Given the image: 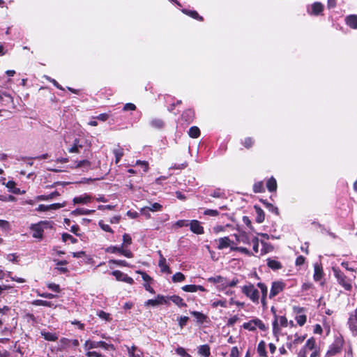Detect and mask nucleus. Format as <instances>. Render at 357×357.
<instances>
[{
	"label": "nucleus",
	"instance_id": "55",
	"mask_svg": "<svg viewBox=\"0 0 357 357\" xmlns=\"http://www.w3.org/2000/svg\"><path fill=\"white\" fill-rule=\"evenodd\" d=\"M35 304L46 307H52L53 305V304L50 301L43 300H36L35 301Z\"/></svg>",
	"mask_w": 357,
	"mask_h": 357
},
{
	"label": "nucleus",
	"instance_id": "9",
	"mask_svg": "<svg viewBox=\"0 0 357 357\" xmlns=\"http://www.w3.org/2000/svg\"><path fill=\"white\" fill-rule=\"evenodd\" d=\"M343 345V340L342 339H337L329 347L326 353L328 356H333L340 353L342 350Z\"/></svg>",
	"mask_w": 357,
	"mask_h": 357
},
{
	"label": "nucleus",
	"instance_id": "51",
	"mask_svg": "<svg viewBox=\"0 0 357 357\" xmlns=\"http://www.w3.org/2000/svg\"><path fill=\"white\" fill-rule=\"evenodd\" d=\"M109 115L106 113L100 114L99 115H95L92 116L93 119L100 120L101 121H105L108 119Z\"/></svg>",
	"mask_w": 357,
	"mask_h": 357
},
{
	"label": "nucleus",
	"instance_id": "28",
	"mask_svg": "<svg viewBox=\"0 0 357 357\" xmlns=\"http://www.w3.org/2000/svg\"><path fill=\"white\" fill-rule=\"evenodd\" d=\"M190 314L197 319V321L199 324H203L207 317L203 313L197 311H191Z\"/></svg>",
	"mask_w": 357,
	"mask_h": 357
},
{
	"label": "nucleus",
	"instance_id": "30",
	"mask_svg": "<svg viewBox=\"0 0 357 357\" xmlns=\"http://www.w3.org/2000/svg\"><path fill=\"white\" fill-rule=\"evenodd\" d=\"M164 125V121L160 119H153L150 121V126L155 129H162Z\"/></svg>",
	"mask_w": 357,
	"mask_h": 357
},
{
	"label": "nucleus",
	"instance_id": "48",
	"mask_svg": "<svg viewBox=\"0 0 357 357\" xmlns=\"http://www.w3.org/2000/svg\"><path fill=\"white\" fill-rule=\"evenodd\" d=\"M189 318L188 317L183 316L178 318V325L183 328L188 323Z\"/></svg>",
	"mask_w": 357,
	"mask_h": 357
},
{
	"label": "nucleus",
	"instance_id": "16",
	"mask_svg": "<svg viewBox=\"0 0 357 357\" xmlns=\"http://www.w3.org/2000/svg\"><path fill=\"white\" fill-rule=\"evenodd\" d=\"M165 303H167L166 298L162 295L158 294L155 299H149L147 301H146L145 305L146 306H149V305L157 306V305H159L161 304H165Z\"/></svg>",
	"mask_w": 357,
	"mask_h": 357
},
{
	"label": "nucleus",
	"instance_id": "6",
	"mask_svg": "<svg viewBox=\"0 0 357 357\" xmlns=\"http://www.w3.org/2000/svg\"><path fill=\"white\" fill-rule=\"evenodd\" d=\"M207 280L209 282L217 284V289L219 291H224L227 288V279L220 275L208 278Z\"/></svg>",
	"mask_w": 357,
	"mask_h": 357
},
{
	"label": "nucleus",
	"instance_id": "57",
	"mask_svg": "<svg viewBox=\"0 0 357 357\" xmlns=\"http://www.w3.org/2000/svg\"><path fill=\"white\" fill-rule=\"evenodd\" d=\"M3 96H5L7 98L6 99L7 103L13 102V97L10 94L0 91V100L3 99Z\"/></svg>",
	"mask_w": 357,
	"mask_h": 357
},
{
	"label": "nucleus",
	"instance_id": "42",
	"mask_svg": "<svg viewBox=\"0 0 357 357\" xmlns=\"http://www.w3.org/2000/svg\"><path fill=\"white\" fill-rule=\"evenodd\" d=\"M315 347V340L314 338L308 339L305 343V345L303 347V348H305V349H308L310 350H312L314 349Z\"/></svg>",
	"mask_w": 357,
	"mask_h": 357
},
{
	"label": "nucleus",
	"instance_id": "19",
	"mask_svg": "<svg viewBox=\"0 0 357 357\" xmlns=\"http://www.w3.org/2000/svg\"><path fill=\"white\" fill-rule=\"evenodd\" d=\"M182 290L186 292L206 291V289L203 286L196 284L185 285L182 287Z\"/></svg>",
	"mask_w": 357,
	"mask_h": 357
},
{
	"label": "nucleus",
	"instance_id": "34",
	"mask_svg": "<svg viewBox=\"0 0 357 357\" xmlns=\"http://www.w3.org/2000/svg\"><path fill=\"white\" fill-rule=\"evenodd\" d=\"M194 117V112L191 109H188L182 114V119L185 121L192 122Z\"/></svg>",
	"mask_w": 357,
	"mask_h": 357
},
{
	"label": "nucleus",
	"instance_id": "50",
	"mask_svg": "<svg viewBox=\"0 0 357 357\" xmlns=\"http://www.w3.org/2000/svg\"><path fill=\"white\" fill-rule=\"evenodd\" d=\"M60 343L63 348L70 347L71 346V340L63 337L60 340Z\"/></svg>",
	"mask_w": 357,
	"mask_h": 357
},
{
	"label": "nucleus",
	"instance_id": "25",
	"mask_svg": "<svg viewBox=\"0 0 357 357\" xmlns=\"http://www.w3.org/2000/svg\"><path fill=\"white\" fill-rule=\"evenodd\" d=\"M254 208H255V213H256V218H255L256 221L258 223L263 222L264 221V218H265V215H264L263 210L257 206H255Z\"/></svg>",
	"mask_w": 357,
	"mask_h": 357
},
{
	"label": "nucleus",
	"instance_id": "18",
	"mask_svg": "<svg viewBox=\"0 0 357 357\" xmlns=\"http://www.w3.org/2000/svg\"><path fill=\"white\" fill-rule=\"evenodd\" d=\"M158 254L160 255L158 266L160 268L161 272L170 273L171 271L169 266L167 264L166 259L162 256L161 251H158Z\"/></svg>",
	"mask_w": 357,
	"mask_h": 357
},
{
	"label": "nucleus",
	"instance_id": "58",
	"mask_svg": "<svg viewBox=\"0 0 357 357\" xmlns=\"http://www.w3.org/2000/svg\"><path fill=\"white\" fill-rule=\"evenodd\" d=\"M47 288L56 293H59L60 291V287L59 284L54 283H50L47 284Z\"/></svg>",
	"mask_w": 357,
	"mask_h": 357
},
{
	"label": "nucleus",
	"instance_id": "1",
	"mask_svg": "<svg viewBox=\"0 0 357 357\" xmlns=\"http://www.w3.org/2000/svg\"><path fill=\"white\" fill-rule=\"evenodd\" d=\"M52 222L50 221H40L37 224H32L30 226V229L33 231L32 236L35 238H43V233L44 229L52 227Z\"/></svg>",
	"mask_w": 357,
	"mask_h": 357
},
{
	"label": "nucleus",
	"instance_id": "63",
	"mask_svg": "<svg viewBox=\"0 0 357 357\" xmlns=\"http://www.w3.org/2000/svg\"><path fill=\"white\" fill-rule=\"evenodd\" d=\"M18 256L15 254H9L7 255L6 259L12 262H17Z\"/></svg>",
	"mask_w": 357,
	"mask_h": 357
},
{
	"label": "nucleus",
	"instance_id": "11",
	"mask_svg": "<svg viewBox=\"0 0 357 357\" xmlns=\"http://www.w3.org/2000/svg\"><path fill=\"white\" fill-rule=\"evenodd\" d=\"M112 274L118 281H122L130 284L134 283V280L132 278L129 277L127 274L123 273L120 271H114L112 272Z\"/></svg>",
	"mask_w": 357,
	"mask_h": 357
},
{
	"label": "nucleus",
	"instance_id": "24",
	"mask_svg": "<svg viewBox=\"0 0 357 357\" xmlns=\"http://www.w3.org/2000/svg\"><path fill=\"white\" fill-rule=\"evenodd\" d=\"M347 24L352 29H357V15H350L345 19Z\"/></svg>",
	"mask_w": 357,
	"mask_h": 357
},
{
	"label": "nucleus",
	"instance_id": "29",
	"mask_svg": "<svg viewBox=\"0 0 357 357\" xmlns=\"http://www.w3.org/2000/svg\"><path fill=\"white\" fill-rule=\"evenodd\" d=\"M219 244L218 246V248L219 250H222L224 248H226L230 245L231 240L229 238V237H223L220 238L218 240Z\"/></svg>",
	"mask_w": 357,
	"mask_h": 357
},
{
	"label": "nucleus",
	"instance_id": "2",
	"mask_svg": "<svg viewBox=\"0 0 357 357\" xmlns=\"http://www.w3.org/2000/svg\"><path fill=\"white\" fill-rule=\"evenodd\" d=\"M333 274L336 278L337 282L347 291H350L352 288L351 280L339 268L333 267Z\"/></svg>",
	"mask_w": 357,
	"mask_h": 357
},
{
	"label": "nucleus",
	"instance_id": "4",
	"mask_svg": "<svg viewBox=\"0 0 357 357\" xmlns=\"http://www.w3.org/2000/svg\"><path fill=\"white\" fill-rule=\"evenodd\" d=\"M243 327L250 331H254L256 330L257 327L263 331L266 330L265 324L259 319H254L248 322L244 323Z\"/></svg>",
	"mask_w": 357,
	"mask_h": 357
},
{
	"label": "nucleus",
	"instance_id": "49",
	"mask_svg": "<svg viewBox=\"0 0 357 357\" xmlns=\"http://www.w3.org/2000/svg\"><path fill=\"white\" fill-rule=\"evenodd\" d=\"M189 221L186 220H179L176 221L174 226L177 227H188Z\"/></svg>",
	"mask_w": 357,
	"mask_h": 357
},
{
	"label": "nucleus",
	"instance_id": "35",
	"mask_svg": "<svg viewBox=\"0 0 357 357\" xmlns=\"http://www.w3.org/2000/svg\"><path fill=\"white\" fill-rule=\"evenodd\" d=\"M266 187L270 192L276 190V189H277L276 180L273 177L270 178L266 182Z\"/></svg>",
	"mask_w": 357,
	"mask_h": 357
},
{
	"label": "nucleus",
	"instance_id": "5",
	"mask_svg": "<svg viewBox=\"0 0 357 357\" xmlns=\"http://www.w3.org/2000/svg\"><path fill=\"white\" fill-rule=\"evenodd\" d=\"M278 321L280 325L282 327H287L288 324L287 319L284 316H277L275 314V319L273 321V333L275 335L280 332V328L278 326Z\"/></svg>",
	"mask_w": 357,
	"mask_h": 357
},
{
	"label": "nucleus",
	"instance_id": "21",
	"mask_svg": "<svg viewBox=\"0 0 357 357\" xmlns=\"http://www.w3.org/2000/svg\"><path fill=\"white\" fill-rule=\"evenodd\" d=\"M6 185L8 190L13 194L19 195L24 192V190L21 191L20 188H17L16 183L13 181H9Z\"/></svg>",
	"mask_w": 357,
	"mask_h": 357
},
{
	"label": "nucleus",
	"instance_id": "20",
	"mask_svg": "<svg viewBox=\"0 0 357 357\" xmlns=\"http://www.w3.org/2000/svg\"><path fill=\"white\" fill-rule=\"evenodd\" d=\"M323 268L321 264L315 263L314 264V280L319 281L323 277Z\"/></svg>",
	"mask_w": 357,
	"mask_h": 357
},
{
	"label": "nucleus",
	"instance_id": "60",
	"mask_svg": "<svg viewBox=\"0 0 357 357\" xmlns=\"http://www.w3.org/2000/svg\"><path fill=\"white\" fill-rule=\"evenodd\" d=\"M252 248L255 253H257L259 251V240L257 237H254L252 239Z\"/></svg>",
	"mask_w": 357,
	"mask_h": 357
},
{
	"label": "nucleus",
	"instance_id": "10",
	"mask_svg": "<svg viewBox=\"0 0 357 357\" xmlns=\"http://www.w3.org/2000/svg\"><path fill=\"white\" fill-rule=\"evenodd\" d=\"M348 325L353 335L357 336V307L354 312L350 313Z\"/></svg>",
	"mask_w": 357,
	"mask_h": 357
},
{
	"label": "nucleus",
	"instance_id": "33",
	"mask_svg": "<svg viewBox=\"0 0 357 357\" xmlns=\"http://www.w3.org/2000/svg\"><path fill=\"white\" fill-rule=\"evenodd\" d=\"M182 12L188 15H189L190 17L195 19V20H197L199 21H202L203 20V17L202 16H200L198 13L195 10H188L187 9H183L182 10Z\"/></svg>",
	"mask_w": 357,
	"mask_h": 357
},
{
	"label": "nucleus",
	"instance_id": "37",
	"mask_svg": "<svg viewBox=\"0 0 357 357\" xmlns=\"http://www.w3.org/2000/svg\"><path fill=\"white\" fill-rule=\"evenodd\" d=\"M115 156V162L117 164L120 161L121 157L123 155V151L122 148L116 149L113 151Z\"/></svg>",
	"mask_w": 357,
	"mask_h": 357
},
{
	"label": "nucleus",
	"instance_id": "64",
	"mask_svg": "<svg viewBox=\"0 0 357 357\" xmlns=\"http://www.w3.org/2000/svg\"><path fill=\"white\" fill-rule=\"evenodd\" d=\"M239 351L237 347H234L231 348L230 357H238Z\"/></svg>",
	"mask_w": 357,
	"mask_h": 357
},
{
	"label": "nucleus",
	"instance_id": "15",
	"mask_svg": "<svg viewBox=\"0 0 357 357\" xmlns=\"http://www.w3.org/2000/svg\"><path fill=\"white\" fill-rule=\"evenodd\" d=\"M66 206V202H55L50 205L40 204L38 206L37 210L38 211H47L50 210H56Z\"/></svg>",
	"mask_w": 357,
	"mask_h": 357
},
{
	"label": "nucleus",
	"instance_id": "38",
	"mask_svg": "<svg viewBox=\"0 0 357 357\" xmlns=\"http://www.w3.org/2000/svg\"><path fill=\"white\" fill-rule=\"evenodd\" d=\"M185 277L182 273L177 272L174 275H173L172 281L174 282H183L185 280Z\"/></svg>",
	"mask_w": 357,
	"mask_h": 357
},
{
	"label": "nucleus",
	"instance_id": "7",
	"mask_svg": "<svg viewBox=\"0 0 357 357\" xmlns=\"http://www.w3.org/2000/svg\"><path fill=\"white\" fill-rule=\"evenodd\" d=\"M286 284L284 282L282 281H275L272 282L269 298H273L275 296H277L279 293L282 291L285 287Z\"/></svg>",
	"mask_w": 357,
	"mask_h": 357
},
{
	"label": "nucleus",
	"instance_id": "23",
	"mask_svg": "<svg viewBox=\"0 0 357 357\" xmlns=\"http://www.w3.org/2000/svg\"><path fill=\"white\" fill-rule=\"evenodd\" d=\"M257 287L260 289L261 292V303L263 305L266 304V299L268 294V288L264 283L258 282Z\"/></svg>",
	"mask_w": 357,
	"mask_h": 357
},
{
	"label": "nucleus",
	"instance_id": "22",
	"mask_svg": "<svg viewBox=\"0 0 357 357\" xmlns=\"http://www.w3.org/2000/svg\"><path fill=\"white\" fill-rule=\"evenodd\" d=\"M267 266L273 271H277L282 268L280 261L271 258L267 259Z\"/></svg>",
	"mask_w": 357,
	"mask_h": 357
},
{
	"label": "nucleus",
	"instance_id": "54",
	"mask_svg": "<svg viewBox=\"0 0 357 357\" xmlns=\"http://www.w3.org/2000/svg\"><path fill=\"white\" fill-rule=\"evenodd\" d=\"M0 228L3 231H8L10 229V223L3 220H0Z\"/></svg>",
	"mask_w": 357,
	"mask_h": 357
},
{
	"label": "nucleus",
	"instance_id": "3",
	"mask_svg": "<svg viewBox=\"0 0 357 357\" xmlns=\"http://www.w3.org/2000/svg\"><path fill=\"white\" fill-rule=\"evenodd\" d=\"M242 292L248 296L252 302L258 303L259 299V291L253 284L245 285L242 287Z\"/></svg>",
	"mask_w": 357,
	"mask_h": 357
},
{
	"label": "nucleus",
	"instance_id": "52",
	"mask_svg": "<svg viewBox=\"0 0 357 357\" xmlns=\"http://www.w3.org/2000/svg\"><path fill=\"white\" fill-rule=\"evenodd\" d=\"M253 143L254 141L251 137H247L242 142L243 145L247 149L250 148Z\"/></svg>",
	"mask_w": 357,
	"mask_h": 357
},
{
	"label": "nucleus",
	"instance_id": "43",
	"mask_svg": "<svg viewBox=\"0 0 357 357\" xmlns=\"http://www.w3.org/2000/svg\"><path fill=\"white\" fill-rule=\"evenodd\" d=\"M58 196H59V193L56 190H54L48 195H42L41 198L43 199H53L57 198Z\"/></svg>",
	"mask_w": 357,
	"mask_h": 357
},
{
	"label": "nucleus",
	"instance_id": "14",
	"mask_svg": "<svg viewBox=\"0 0 357 357\" xmlns=\"http://www.w3.org/2000/svg\"><path fill=\"white\" fill-rule=\"evenodd\" d=\"M324 10V6L320 2H314L307 8V13L311 15H319Z\"/></svg>",
	"mask_w": 357,
	"mask_h": 357
},
{
	"label": "nucleus",
	"instance_id": "40",
	"mask_svg": "<svg viewBox=\"0 0 357 357\" xmlns=\"http://www.w3.org/2000/svg\"><path fill=\"white\" fill-rule=\"evenodd\" d=\"M62 240L63 242H67L70 241L72 243H75L77 242V239L68 233H63L62 234Z\"/></svg>",
	"mask_w": 357,
	"mask_h": 357
},
{
	"label": "nucleus",
	"instance_id": "61",
	"mask_svg": "<svg viewBox=\"0 0 357 357\" xmlns=\"http://www.w3.org/2000/svg\"><path fill=\"white\" fill-rule=\"evenodd\" d=\"M123 241L124 245H130L132 243L131 236L128 234H124L123 236Z\"/></svg>",
	"mask_w": 357,
	"mask_h": 357
},
{
	"label": "nucleus",
	"instance_id": "56",
	"mask_svg": "<svg viewBox=\"0 0 357 357\" xmlns=\"http://www.w3.org/2000/svg\"><path fill=\"white\" fill-rule=\"evenodd\" d=\"M204 214L206 215L216 216L219 214V211L216 209L204 210Z\"/></svg>",
	"mask_w": 357,
	"mask_h": 357
},
{
	"label": "nucleus",
	"instance_id": "31",
	"mask_svg": "<svg viewBox=\"0 0 357 357\" xmlns=\"http://www.w3.org/2000/svg\"><path fill=\"white\" fill-rule=\"evenodd\" d=\"M257 353L261 357H267V352L266 351V343L261 340L257 346Z\"/></svg>",
	"mask_w": 357,
	"mask_h": 357
},
{
	"label": "nucleus",
	"instance_id": "62",
	"mask_svg": "<svg viewBox=\"0 0 357 357\" xmlns=\"http://www.w3.org/2000/svg\"><path fill=\"white\" fill-rule=\"evenodd\" d=\"M45 78L52 82L57 89L60 90H64L61 85H60L54 79L51 78L50 77L45 76Z\"/></svg>",
	"mask_w": 357,
	"mask_h": 357
},
{
	"label": "nucleus",
	"instance_id": "39",
	"mask_svg": "<svg viewBox=\"0 0 357 357\" xmlns=\"http://www.w3.org/2000/svg\"><path fill=\"white\" fill-rule=\"evenodd\" d=\"M97 315L102 320L105 321H110L111 320V316L109 313H107L102 310H98L97 312Z\"/></svg>",
	"mask_w": 357,
	"mask_h": 357
},
{
	"label": "nucleus",
	"instance_id": "8",
	"mask_svg": "<svg viewBox=\"0 0 357 357\" xmlns=\"http://www.w3.org/2000/svg\"><path fill=\"white\" fill-rule=\"evenodd\" d=\"M206 195L216 199H228L233 201V198H229L225 190L220 188L218 189H208L206 192Z\"/></svg>",
	"mask_w": 357,
	"mask_h": 357
},
{
	"label": "nucleus",
	"instance_id": "53",
	"mask_svg": "<svg viewBox=\"0 0 357 357\" xmlns=\"http://www.w3.org/2000/svg\"><path fill=\"white\" fill-rule=\"evenodd\" d=\"M109 264H116V265L121 266H128V263L125 260H115V259H112V260H109Z\"/></svg>",
	"mask_w": 357,
	"mask_h": 357
},
{
	"label": "nucleus",
	"instance_id": "41",
	"mask_svg": "<svg viewBox=\"0 0 357 357\" xmlns=\"http://www.w3.org/2000/svg\"><path fill=\"white\" fill-rule=\"evenodd\" d=\"M264 206H265V208H267L268 210L272 211L273 213H275V214H278V208L275 206L271 202H263Z\"/></svg>",
	"mask_w": 357,
	"mask_h": 357
},
{
	"label": "nucleus",
	"instance_id": "26",
	"mask_svg": "<svg viewBox=\"0 0 357 357\" xmlns=\"http://www.w3.org/2000/svg\"><path fill=\"white\" fill-rule=\"evenodd\" d=\"M40 333L43 337L47 341H56L58 339V335L55 333L42 331Z\"/></svg>",
	"mask_w": 357,
	"mask_h": 357
},
{
	"label": "nucleus",
	"instance_id": "47",
	"mask_svg": "<svg viewBox=\"0 0 357 357\" xmlns=\"http://www.w3.org/2000/svg\"><path fill=\"white\" fill-rule=\"evenodd\" d=\"M253 190L255 192H261L264 190V183L262 181L254 184Z\"/></svg>",
	"mask_w": 357,
	"mask_h": 357
},
{
	"label": "nucleus",
	"instance_id": "27",
	"mask_svg": "<svg viewBox=\"0 0 357 357\" xmlns=\"http://www.w3.org/2000/svg\"><path fill=\"white\" fill-rule=\"evenodd\" d=\"M168 299L172 301L174 304L178 305V307H185L187 305L183 301V299L177 295H173L169 297H168Z\"/></svg>",
	"mask_w": 357,
	"mask_h": 357
},
{
	"label": "nucleus",
	"instance_id": "17",
	"mask_svg": "<svg viewBox=\"0 0 357 357\" xmlns=\"http://www.w3.org/2000/svg\"><path fill=\"white\" fill-rule=\"evenodd\" d=\"M162 206L158 202H154L151 207H144L141 210L142 214L144 215L146 218L150 217L149 211H160Z\"/></svg>",
	"mask_w": 357,
	"mask_h": 357
},
{
	"label": "nucleus",
	"instance_id": "32",
	"mask_svg": "<svg viewBox=\"0 0 357 357\" xmlns=\"http://www.w3.org/2000/svg\"><path fill=\"white\" fill-rule=\"evenodd\" d=\"M198 353L201 356L208 357L211 354L209 346L208 344L201 345L198 349Z\"/></svg>",
	"mask_w": 357,
	"mask_h": 357
},
{
	"label": "nucleus",
	"instance_id": "45",
	"mask_svg": "<svg viewBox=\"0 0 357 357\" xmlns=\"http://www.w3.org/2000/svg\"><path fill=\"white\" fill-rule=\"evenodd\" d=\"M211 305H212L213 307H217L218 306H221L222 307H227V301H226L225 299V300H219V301H214V302H213Z\"/></svg>",
	"mask_w": 357,
	"mask_h": 357
},
{
	"label": "nucleus",
	"instance_id": "44",
	"mask_svg": "<svg viewBox=\"0 0 357 357\" xmlns=\"http://www.w3.org/2000/svg\"><path fill=\"white\" fill-rule=\"evenodd\" d=\"M296 321H297L298 324L301 326H303L306 322V315L305 314H299L296 317Z\"/></svg>",
	"mask_w": 357,
	"mask_h": 357
},
{
	"label": "nucleus",
	"instance_id": "12",
	"mask_svg": "<svg viewBox=\"0 0 357 357\" xmlns=\"http://www.w3.org/2000/svg\"><path fill=\"white\" fill-rule=\"evenodd\" d=\"M190 231L196 234H203L204 233V227L201 225V222L197 220L189 221Z\"/></svg>",
	"mask_w": 357,
	"mask_h": 357
},
{
	"label": "nucleus",
	"instance_id": "13",
	"mask_svg": "<svg viewBox=\"0 0 357 357\" xmlns=\"http://www.w3.org/2000/svg\"><path fill=\"white\" fill-rule=\"evenodd\" d=\"M91 349H100L104 351L109 350V349H113V345L107 344L103 341H96L91 340Z\"/></svg>",
	"mask_w": 357,
	"mask_h": 357
},
{
	"label": "nucleus",
	"instance_id": "59",
	"mask_svg": "<svg viewBox=\"0 0 357 357\" xmlns=\"http://www.w3.org/2000/svg\"><path fill=\"white\" fill-rule=\"evenodd\" d=\"M136 109V106L135 104L129 102L124 105L123 107V111H134Z\"/></svg>",
	"mask_w": 357,
	"mask_h": 357
},
{
	"label": "nucleus",
	"instance_id": "46",
	"mask_svg": "<svg viewBox=\"0 0 357 357\" xmlns=\"http://www.w3.org/2000/svg\"><path fill=\"white\" fill-rule=\"evenodd\" d=\"M136 165L140 166L144 172H146L149 169V164L146 161L137 160Z\"/></svg>",
	"mask_w": 357,
	"mask_h": 357
},
{
	"label": "nucleus",
	"instance_id": "36",
	"mask_svg": "<svg viewBox=\"0 0 357 357\" xmlns=\"http://www.w3.org/2000/svg\"><path fill=\"white\" fill-rule=\"evenodd\" d=\"M188 134L192 138H197L200 135V130L198 127L192 126L189 129Z\"/></svg>",
	"mask_w": 357,
	"mask_h": 357
}]
</instances>
